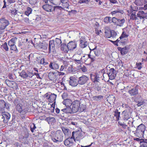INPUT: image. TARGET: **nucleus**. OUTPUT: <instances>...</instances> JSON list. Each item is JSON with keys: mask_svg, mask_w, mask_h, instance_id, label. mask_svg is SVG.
<instances>
[{"mask_svg": "<svg viewBox=\"0 0 147 147\" xmlns=\"http://www.w3.org/2000/svg\"><path fill=\"white\" fill-rule=\"evenodd\" d=\"M103 98V96L102 95L96 96L93 97V100L96 101H100Z\"/></svg>", "mask_w": 147, "mask_h": 147, "instance_id": "37", "label": "nucleus"}, {"mask_svg": "<svg viewBox=\"0 0 147 147\" xmlns=\"http://www.w3.org/2000/svg\"><path fill=\"white\" fill-rule=\"evenodd\" d=\"M134 3L138 6H140L142 5L141 3L140 0H135Z\"/></svg>", "mask_w": 147, "mask_h": 147, "instance_id": "53", "label": "nucleus"}, {"mask_svg": "<svg viewBox=\"0 0 147 147\" xmlns=\"http://www.w3.org/2000/svg\"><path fill=\"white\" fill-rule=\"evenodd\" d=\"M118 124L121 126L120 127L124 131H127V125H126L124 122H122L121 121H119L118 122Z\"/></svg>", "mask_w": 147, "mask_h": 147, "instance_id": "33", "label": "nucleus"}, {"mask_svg": "<svg viewBox=\"0 0 147 147\" xmlns=\"http://www.w3.org/2000/svg\"><path fill=\"white\" fill-rule=\"evenodd\" d=\"M79 67L82 72H86L87 71V69L85 66L83 65V66H82V65H80Z\"/></svg>", "mask_w": 147, "mask_h": 147, "instance_id": "47", "label": "nucleus"}, {"mask_svg": "<svg viewBox=\"0 0 147 147\" xmlns=\"http://www.w3.org/2000/svg\"><path fill=\"white\" fill-rule=\"evenodd\" d=\"M9 24V21L5 18H2L0 19V30L4 29Z\"/></svg>", "mask_w": 147, "mask_h": 147, "instance_id": "6", "label": "nucleus"}, {"mask_svg": "<svg viewBox=\"0 0 147 147\" xmlns=\"http://www.w3.org/2000/svg\"><path fill=\"white\" fill-rule=\"evenodd\" d=\"M42 7L45 10L48 12H51L53 10L54 11L58 10H61L63 9V8L61 6H56L53 7L49 4L45 5L42 6Z\"/></svg>", "mask_w": 147, "mask_h": 147, "instance_id": "3", "label": "nucleus"}, {"mask_svg": "<svg viewBox=\"0 0 147 147\" xmlns=\"http://www.w3.org/2000/svg\"><path fill=\"white\" fill-rule=\"evenodd\" d=\"M71 138H67L64 141V144L67 147H70L73 145V140Z\"/></svg>", "mask_w": 147, "mask_h": 147, "instance_id": "18", "label": "nucleus"}, {"mask_svg": "<svg viewBox=\"0 0 147 147\" xmlns=\"http://www.w3.org/2000/svg\"><path fill=\"white\" fill-rule=\"evenodd\" d=\"M80 136V132L79 131H73L72 132V136L71 137L72 139L75 141V138H77Z\"/></svg>", "mask_w": 147, "mask_h": 147, "instance_id": "26", "label": "nucleus"}, {"mask_svg": "<svg viewBox=\"0 0 147 147\" xmlns=\"http://www.w3.org/2000/svg\"><path fill=\"white\" fill-rule=\"evenodd\" d=\"M41 20V18L40 16L37 15L34 17L33 20H34L35 22H37L40 20Z\"/></svg>", "mask_w": 147, "mask_h": 147, "instance_id": "55", "label": "nucleus"}, {"mask_svg": "<svg viewBox=\"0 0 147 147\" xmlns=\"http://www.w3.org/2000/svg\"><path fill=\"white\" fill-rule=\"evenodd\" d=\"M89 2V1L88 0H80L78 2L80 3H85L86 4H87Z\"/></svg>", "mask_w": 147, "mask_h": 147, "instance_id": "60", "label": "nucleus"}, {"mask_svg": "<svg viewBox=\"0 0 147 147\" xmlns=\"http://www.w3.org/2000/svg\"><path fill=\"white\" fill-rule=\"evenodd\" d=\"M29 137V135L28 132L26 131L23 134V137L24 138H27Z\"/></svg>", "mask_w": 147, "mask_h": 147, "instance_id": "58", "label": "nucleus"}, {"mask_svg": "<svg viewBox=\"0 0 147 147\" xmlns=\"http://www.w3.org/2000/svg\"><path fill=\"white\" fill-rule=\"evenodd\" d=\"M32 9L30 7H28L26 10L25 11V14L27 16H28L32 12Z\"/></svg>", "mask_w": 147, "mask_h": 147, "instance_id": "43", "label": "nucleus"}, {"mask_svg": "<svg viewBox=\"0 0 147 147\" xmlns=\"http://www.w3.org/2000/svg\"><path fill=\"white\" fill-rule=\"evenodd\" d=\"M67 45L68 50L73 51L76 47V44L75 42L71 41L69 42Z\"/></svg>", "mask_w": 147, "mask_h": 147, "instance_id": "19", "label": "nucleus"}, {"mask_svg": "<svg viewBox=\"0 0 147 147\" xmlns=\"http://www.w3.org/2000/svg\"><path fill=\"white\" fill-rule=\"evenodd\" d=\"M80 40V46L82 48H84L86 47L88 43L84 37L82 36Z\"/></svg>", "mask_w": 147, "mask_h": 147, "instance_id": "21", "label": "nucleus"}, {"mask_svg": "<svg viewBox=\"0 0 147 147\" xmlns=\"http://www.w3.org/2000/svg\"><path fill=\"white\" fill-rule=\"evenodd\" d=\"M22 112H21L22 114H25L26 113H27L28 112H30V110L28 108V107H26L25 108H24L23 107V108L22 109Z\"/></svg>", "mask_w": 147, "mask_h": 147, "instance_id": "44", "label": "nucleus"}, {"mask_svg": "<svg viewBox=\"0 0 147 147\" xmlns=\"http://www.w3.org/2000/svg\"><path fill=\"white\" fill-rule=\"evenodd\" d=\"M105 36L108 38H110L111 37V34H110V32L108 31V32L105 31Z\"/></svg>", "mask_w": 147, "mask_h": 147, "instance_id": "54", "label": "nucleus"}, {"mask_svg": "<svg viewBox=\"0 0 147 147\" xmlns=\"http://www.w3.org/2000/svg\"><path fill=\"white\" fill-rule=\"evenodd\" d=\"M55 44L57 48H59L62 43L61 40L59 38H56L54 41Z\"/></svg>", "mask_w": 147, "mask_h": 147, "instance_id": "31", "label": "nucleus"}, {"mask_svg": "<svg viewBox=\"0 0 147 147\" xmlns=\"http://www.w3.org/2000/svg\"><path fill=\"white\" fill-rule=\"evenodd\" d=\"M120 13L121 14H123V11L122 10H120L119 9H117L111 12L113 16V15L117 13Z\"/></svg>", "mask_w": 147, "mask_h": 147, "instance_id": "40", "label": "nucleus"}, {"mask_svg": "<svg viewBox=\"0 0 147 147\" xmlns=\"http://www.w3.org/2000/svg\"><path fill=\"white\" fill-rule=\"evenodd\" d=\"M54 40H50L49 42V52L50 53L51 51L54 52L56 46Z\"/></svg>", "mask_w": 147, "mask_h": 147, "instance_id": "14", "label": "nucleus"}, {"mask_svg": "<svg viewBox=\"0 0 147 147\" xmlns=\"http://www.w3.org/2000/svg\"><path fill=\"white\" fill-rule=\"evenodd\" d=\"M37 36L38 38H34V43H35L36 45L38 46V45L40 43V38H41V36L40 35H38Z\"/></svg>", "mask_w": 147, "mask_h": 147, "instance_id": "38", "label": "nucleus"}, {"mask_svg": "<svg viewBox=\"0 0 147 147\" xmlns=\"http://www.w3.org/2000/svg\"><path fill=\"white\" fill-rule=\"evenodd\" d=\"M69 79V82L70 85L74 87L76 86L78 84V80H77L75 78L71 77Z\"/></svg>", "mask_w": 147, "mask_h": 147, "instance_id": "16", "label": "nucleus"}, {"mask_svg": "<svg viewBox=\"0 0 147 147\" xmlns=\"http://www.w3.org/2000/svg\"><path fill=\"white\" fill-rule=\"evenodd\" d=\"M124 107L126 109L125 110H127L128 111H130V110H131V108L129 107L127 105L125 104L124 105Z\"/></svg>", "mask_w": 147, "mask_h": 147, "instance_id": "63", "label": "nucleus"}, {"mask_svg": "<svg viewBox=\"0 0 147 147\" xmlns=\"http://www.w3.org/2000/svg\"><path fill=\"white\" fill-rule=\"evenodd\" d=\"M57 97L56 95L54 94H51L50 95V96L49 98H50L49 100V102H52L56 100Z\"/></svg>", "mask_w": 147, "mask_h": 147, "instance_id": "32", "label": "nucleus"}, {"mask_svg": "<svg viewBox=\"0 0 147 147\" xmlns=\"http://www.w3.org/2000/svg\"><path fill=\"white\" fill-rule=\"evenodd\" d=\"M145 131L146 127L142 123L137 126L135 134L138 137L142 138L143 137Z\"/></svg>", "mask_w": 147, "mask_h": 147, "instance_id": "2", "label": "nucleus"}, {"mask_svg": "<svg viewBox=\"0 0 147 147\" xmlns=\"http://www.w3.org/2000/svg\"><path fill=\"white\" fill-rule=\"evenodd\" d=\"M10 104L6 102L3 100L0 99V110H3L5 108L9 109Z\"/></svg>", "mask_w": 147, "mask_h": 147, "instance_id": "9", "label": "nucleus"}, {"mask_svg": "<svg viewBox=\"0 0 147 147\" xmlns=\"http://www.w3.org/2000/svg\"><path fill=\"white\" fill-rule=\"evenodd\" d=\"M112 22L115 25L121 27L123 26L125 22V20L124 18L120 19L115 17H113L112 19Z\"/></svg>", "mask_w": 147, "mask_h": 147, "instance_id": "5", "label": "nucleus"}, {"mask_svg": "<svg viewBox=\"0 0 147 147\" xmlns=\"http://www.w3.org/2000/svg\"><path fill=\"white\" fill-rule=\"evenodd\" d=\"M36 56L35 55L32 53L29 55L28 56L29 61L34 63L36 62Z\"/></svg>", "mask_w": 147, "mask_h": 147, "instance_id": "27", "label": "nucleus"}, {"mask_svg": "<svg viewBox=\"0 0 147 147\" xmlns=\"http://www.w3.org/2000/svg\"><path fill=\"white\" fill-rule=\"evenodd\" d=\"M128 52V49L126 47L123 48L121 51V54L122 55L126 54Z\"/></svg>", "mask_w": 147, "mask_h": 147, "instance_id": "42", "label": "nucleus"}, {"mask_svg": "<svg viewBox=\"0 0 147 147\" xmlns=\"http://www.w3.org/2000/svg\"><path fill=\"white\" fill-rule=\"evenodd\" d=\"M112 18L110 17H106L104 19V22L106 23H111L112 22Z\"/></svg>", "mask_w": 147, "mask_h": 147, "instance_id": "39", "label": "nucleus"}, {"mask_svg": "<svg viewBox=\"0 0 147 147\" xmlns=\"http://www.w3.org/2000/svg\"><path fill=\"white\" fill-rule=\"evenodd\" d=\"M50 136L53 141L58 144L62 142L63 140V131L60 130H57L54 135H51Z\"/></svg>", "mask_w": 147, "mask_h": 147, "instance_id": "1", "label": "nucleus"}, {"mask_svg": "<svg viewBox=\"0 0 147 147\" xmlns=\"http://www.w3.org/2000/svg\"><path fill=\"white\" fill-rule=\"evenodd\" d=\"M138 86H136L135 87L129 90V93L131 96H136L138 93Z\"/></svg>", "mask_w": 147, "mask_h": 147, "instance_id": "15", "label": "nucleus"}, {"mask_svg": "<svg viewBox=\"0 0 147 147\" xmlns=\"http://www.w3.org/2000/svg\"><path fill=\"white\" fill-rule=\"evenodd\" d=\"M48 46V43L45 41H43L41 43H40L38 45L39 49L42 50L47 49Z\"/></svg>", "mask_w": 147, "mask_h": 147, "instance_id": "24", "label": "nucleus"}, {"mask_svg": "<svg viewBox=\"0 0 147 147\" xmlns=\"http://www.w3.org/2000/svg\"><path fill=\"white\" fill-rule=\"evenodd\" d=\"M45 120L48 121L49 123H52L55 122V119L54 117H47L46 118Z\"/></svg>", "mask_w": 147, "mask_h": 147, "instance_id": "35", "label": "nucleus"}, {"mask_svg": "<svg viewBox=\"0 0 147 147\" xmlns=\"http://www.w3.org/2000/svg\"><path fill=\"white\" fill-rule=\"evenodd\" d=\"M9 46L10 47V50L14 51L17 52L18 51V50L15 45H13L11 46Z\"/></svg>", "mask_w": 147, "mask_h": 147, "instance_id": "46", "label": "nucleus"}, {"mask_svg": "<svg viewBox=\"0 0 147 147\" xmlns=\"http://www.w3.org/2000/svg\"><path fill=\"white\" fill-rule=\"evenodd\" d=\"M20 76L24 78H26L28 77V75L24 70H23L20 74Z\"/></svg>", "mask_w": 147, "mask_h": 147, "instance_id": "41", "label": "nucleus"}, {"mask_svg": "<svg viewBox=\"0 0 147 147\" xmlns=\"http://www.w3.org/2000/svg\"><path fill=\"white\" fill-rule=\"evenodd\" d=\"M96 48L97 46H96L93 49L91 50L90 49V51H94V52L95 55L96 56H99V54L98 53V51L97 50H95L96 49Z\"/></svg>", "mask_w": 147, "mask_h": 147, "instance_id": "50", "label": "nucleus"}, {"mask_svg": "<svg viewBox=\"0 0 147 147\" xmlns=\"http://www.w3.org/2000/svg\"><path fill=\"white\" fill-rule=\"evenodd\" d=\"M142 63H141L139 62L138 63H136V65L137 68L138 70H140L142 68L141 66Z\"/></svg>", "mask_w": 147, "mask_h": 147, "instance_id": "56", "label": "nucleus"}, {"mask_svg": "<svg viewBox=\"0 0 147 147\" xmlns=\"http://www.w3.org/2000/svg\"><path fill=\"white\" fill-rule=\"evenodd\" d=\"M136 16H134V15H132L131 14V16H130V19H132L133 20H138V18Z\"/></svg>", "mask_w": 147, "mask_h": 147, "instance_id": "59", "label": "nucleus"}, {"mask_svg": "<svg viewBox=\"0 0 147 147\" xmlns=\"http://www.w3.org/2000/svg\"><path fill=\"white\" fill-rule=\"evenodd\" d=\"M80 106V103L79 101L76 100L73 102L71 106L72 113H75L78 111Z\"/></svg>", "mask_w": 147, "mask_h": 147, "instance_id": "4", "label": "nucleus"}, {"mask_svg": "<svg viewBox=\"0 0 147 147\" xmlns=\"http://www.w3.org/2000/svg\"><path fill=\"white\" fill-rule=\"evenodd\" d=\"M114 116L116 117V120L118 121L119 120L120 117V112L118 111V110L116 109L114 112Z\"/></svg>", "mask_w": 147, "mask_h": 147, "instance_id": "30", "label": "nucleus"}, {"mask_svg": "<svg viewBox=\"0 0 147 147\" xmlns=\"http://www.w3.org/2000/svg\"><path fill=\"white\" fill-rule=\"evenodd\" d=\"M37 2L36 0H29V3L31 5H34Z\"/></svg>", "mask_w": 147, "mask_h": 147, "instance_id": "61", "label": "nucleus"}, {"mask_svg": "<svg viewBox=\"0 0 147 147\" xmlns=\"http://www.w3.org/2000/svg\"><path fill=\"white\" fill-rule=\"evenodd\" d=\"M110 32V34H111V36L112 37L114 38L115 37L116 35H117V33L113 31V32H112L111 31Z\"/></svg>", "mask_w": 147, "mask_h": 147, "instance_id": "64", "label": "nucleus"}, {"mask_svg": "<svg viewBox=\"0 0 147 147\" xmlns=\"http://www.w3.org/2000/svg\"><path fill=\"white\" fill-rule=\"evenodd\" d=\"M136 102L138 103L137 104V105L138 107L140 106L143 105L144 103V102L143 100H141V101H136Z\"/></svg>", "mask_w": 147, "mask_h": 147, "instance_id": "57", "label": "nucleus"}, {"mask_svg": "<svg viewBox=\"0 0 147 147\" xmlns=\"http://www.w3.org/2000/svg\"><path fill=\"white\" fill-rule=\"evenodd\" d=\"M62 103L64 105H65L66 107H71L73 102L70 99H66L64 100Z\"/></svg>", "mask_w": 147, "mask_h": 147, "instance_id": "28", "label": "nucleus"}, {"mask_svg": "<svg viewBox=\"0 0 147 147\" xmlns=\"http://www.w3.org/2000/svg\"><path fill=\"white\" fill-rule=\"evenodd\" d=\"M62 129L63 133H64L65 136L69 137L71 136V132L69 129L65 127H62Z\"/></svg>", "mask_w": 147, "mask_h": 147, "instance_id": "22", "label": "nucleus"}, {"mask_svg": "<svg viewBox=\"0 0 147 147\" xmlns=\"http://www.w3.org/2000/svg\"><path fill=\"white\" fill-rule=\"evenodd\" d=\"M10 12L12 15H16L17 14H21V13L20 12H17V10L15 9H12L10 10Z\"/></svg>", "mask_w": 147, "mask_h": 147, "instance_id": "45", "label": "nucleus"}, {"mask_svg": "<svg viewBox=\"0 0 147 147\" xmlns=\"http://www.w3.org/2000/svg\"><path fill=\"white\" fill-rule=\"evenodd\" d=\"M137 16L140 19H143L142 22L144 21V19H147V13H144L142 11H138V13L137 14Z\"/></svg>", "mask_w": 147, "mask_h": 147, "instance_id": "13", "label": "nucleus"}, {"mask_svg": "<svg viewBox=\"0 0 147 147\" xmlns=\"http://www.w3.org/2000/svg\"><path fill=\"white\" fill-rule=\"evenodd\" d=\"M131 113L130 111L125 110L122 112L123 119L124 120H127L130 117Z\"/></svg>", "mask_w": 147, "mask_h": 147, "instance_id": "12", "label": "nucleus"}, {"mask_svg": "<svg viewBox=\"0 0 147 147\" xmlns=\"http://www.w3.org/2000/svg\"><path fill=\"white\" fill-rule=\"evenodd\" d=\"M109 72L107 74L109 78V79L112 80L115 78L116 76V71L113 68H111L109 70Z\"/></svg>", "mask_w": 147, "mask_h": 147, "instance_id": "10", "label": "nucleus"}, {"mask_svg": "<svg viewBox=\"0 0 147 147\" xmlns=\"http://www.w3.org/2000/svg\"><path fill=\"white\" fill-rule=\"evenodd\" d=\"M135 140L140 142V146L141 147H147V138L146 139H140L137 138L135 139Z\"/></svg>", "mask_w": 147, "mask_h": 147, "instance_id": "17", "label": "nucleus"}, {"mask_svg": "<svg viewBox=\"0 0 147 147\" xmlns=\"http://www.w3.org/2000/svg\"><path fill=\"white\" fill-rule=\"evenodd\" d=\"M49 67L51 69H56L59 68V65L57 63L51 62L49 65Z\"/></svg>", "mask_w": 147, "mask_h": 147, "instance_id": "29", "label": "nucleus"}, {"mask_svg": "<svg viewBox=\"0 0 147 147\" xmlns=\"http://www.w3.org/2000/svg\"><path fill=\"white\" fill-rule=\"evenodd\" d=\"M60 49L61 51H63L65 53H67L69 51L67 45L63 43L61 44Z\"/></svg>", "mask_w": 147, "mask_h": 147, "instance_id": "23", "label": "nucleus"}, {"mask_svg": "<svg viewBox=\"0 0 147 147\" xmlns=\"http://www.w3.org/2000/svg\"><path fill=\"white\" fill-rule=\"evenodd\" d=\"M30 129L32 133H33L34 132V129L36 128V125L35 124H34V123L32 124L30 127Z\"/></svg>", "mask_w": 147, "mask_h": 147, "instance_id": "49", "label": "nucleus"}, {"mask_svg": "<svg viewBox=\"0 0 147 147\" xmlns=\"http://www.w3.org/2000/svg\"><path fill=\"white\" fill-rule=\"evenodd\" d=\"M6 51H8L9 48L6 42L4 44L1 46Z\"/></svg>", "mask_w": 147, "mask_h": 147, "instance_id": "52", "label": "nucleus"}, {"mask_svg": "<svg viewBox=\"0 0 147 147\" xmlns=\"http://www.w3.org/2000/svg\"><path fill=\"white\" fill-rule=\"evenodd\" d=\"M17 38L16 37L12 38L9 41L8 43L9 45L11 46L13 45H15L16 41L17 40Z\"/></svg>", "mask_w": 147, "mask_h": 147, "instance_id": "34", "label": "nucleus"}, {"mask_svg": "<svg viewBox=\"0 0 147 147\" xmlns=\"http://www.w3.org/2000/svg\"><path fill=\"white\" fill-rule=\"evenodd\" d=\"M128 36V35L126 34L125 32L123 31L122 32L121 35L120 36L121 39H123L125 38H127Z\"/></svg>", "mask_w": 147, "mask_h": 147, "instance_id": "48", "label": "nucleus"}, {"mask_svg": "<svg viewBox=\"0 0 147 147\" xmlns=\"http://www.w3.org/2000/svg\"><path fill=\"white\" fill-rule=\"evenodd\" d=\"M89 80V78L85 75H83L78 78V83L81 85L85 84Z\"/></svg>", "mask_w": 147, "mask_h": 147, "instance_id": "8", "label": "nucleus"}, {"mask_svg": "<svg viewBox=\"0 0 147 147\" xmlns=\"http://www.w3.org/2000/svg\"><path fill=\"white\" fill-rule=\"evenodd\" d=\"M13 103L14 104V105L15 106H16L18 105H19L21 103H20V102L19 100L18 99V98H16L13 102Z\"/></svg>", "mask_w": 147, "mask_h": 147, "instance_id": "51", "label": "nucleus"}, {"mask_svg": "<svg viewBox=\"0 0 147 147\" xmlns=\"http://www.w3.org/2000/svg\"><path fill=\"white\" fill-rule=\"evenodd\" d=\"M5 82L6 85L10 88H16L17 87V84L14 81L6 79L5 80Z\"/></svg>", "mask_w": 147, "mask_h": 147, "instance_id": "11", "label": "nucleus"}, {"mask_svg": "<svg viewBox=\"0 0 147 147\" xmlns=\"http://www.w3.org/2000/svg\"><path fill=\"white\" fill-rule=\"evenodd\" d=\"M64 113L66 114L70 113V114H73L72 113V111L71 108V107H66V108H64L61 110L60 113L61 112Z\"/></svg>", "mask_w": 147, "mask_h": 147, "instance_id": "25", "label": "nucleus"}, {"mask_svg": "<svg viewBox=\"0 0 147 147\" xmlns=\"http://www.w3.org/2000/svg\"><path fill=\"white\" fill-rule=\"evenodd\" d=\"M100 74V72H99L98 73H95L94 75H92V74H90V78L93 82H99L100 78L101 77Z\"/></svg>", "mask_w": 147, "mask_h": 147, "instance_id": "7", "label": "nucleus"}, {"mask_svg": "<svg viewBox=\"0 0 147 147\" xmlns=\"http://www.w3.org/2000/svg\"><path fill=\"white\" fill-rule=\"evenodd\" d=\"M67 94L66 93H64L61 96L62 98L64 100L66 99H67Z\"/></svg>", "mask_w": 147, "mask_h": 147, "instance_id": "62", "label": "nucleus"}, {"mask_svg": "<svg viewBox=\"0 0 147 147\" xmlns=\"http://www.w3.org/2000/svg\"><path fill=\"white\" fill-rule=\"evenodd\" d=\"M16 106V110L18 111L19 113H21V112H22V110L23 108V107L21 103Z\"/></svg>", "mask_w": 147, "mask_h": 147, "instance_id": "36", "label": "nucleus"}, {"mask_svg": "<svg viewBox=\"0 0 147 147\" xmlns=\"http://www.w3.org/2000/svg\"><path fill=\"white\" fill-rule=\"evenodd\" d=\"M2 113L3 117H4V123H6L9 121L10 117V115L9 113L7 112H2Z\"/></svg>", "mask_w": 147, "mask_h": 147, "instance_id": "20", "label": "nucleus"}]
</instances>
